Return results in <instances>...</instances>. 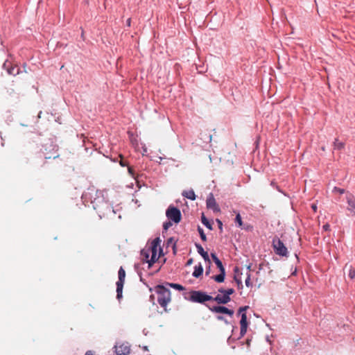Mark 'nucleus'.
Wrapping results in <instances>:
<instances>
[{
    "mask_svg": "<svg viewBox=\"0 0 355 355\" xmlns=\"http://www.w3.org/2000/svg\"><path fill=\"white\" fill-rule=\"evenodd\" d=\"M206 203L208 209H212L214 212L220 211L219 206L216 203V201L212 193H209L207 199Z\"/></svg>",
    "mask_w": 355,
    "mask_h": 355,
    "instance_id": "8",
    "label": "nucleus"
},
{
    "mask_svg": "<svg viewBox=\"0 0 355 355\" xmlns=\"http://www.w3.org/2000/svg\"><path fill=\"white\" fill-rule=\"evenodd\" d=\"M184 299L192 302L203 304L212 300L213 297L201 291H191L189 297L185 295Z\"/></svg>",
    "mask_w": 355,
    "mask_h": 355,
    "instance_id": "3",
    "label": "nucleus"
},
{
    "mask_svg": "<svg viewBox=\"0 0 355 355\" xmlns=\"http://www.w3.org/2000/svg\"><path fill=\"white\" fill-rule=\"evenodd\" d=\"M128 173L130 175H131L132 176H134L135 173H134V170H133L132 167L128 166Z\"/></svg>",
    "mask_w": 355,
    "mask_h": 355,
    "instance_id": "29",
    "label": "nucleus"
},
{
    "mask_svg": "<svg viewBox=\"0 0 355 355\" xmlns=\"http://www.w3.org/2000/svg\"><path fill=\"white\" fill-rule=\"evenodd\" d=\"M10 62H6L4 64H3V67L5 68H7V71H8V73L10 74V75H12V76H16L19 73V69L17 66H13V67H10Z\"/></svg>",
    "mask_w": 355,
    "mask_h": 355,
    "instance_id": "13",
    "label": "nucleus"
},
{
    "mask_svg": "<svg viewBox=\"0 0 355 355\" xmlns=\"http://www.w3.org/2000/svg\"><path fill=\"white\" fill-rule=\"evenodd\" d=\"M248 308V306H243V307H240L239 311V313L245 311Z\"/></svg>",
    "mask_w": 355,
    "mask_h": 355,
    "instance_id": "32",
    "label": "nucleus"
},
{
    "mask_svg": "<svg viewBox=\"0 0 355 355\" xmlns=\"http://www.w3.org/2000/svg\"><path fill=\"white\" fill-rule=\"evenodd\" d=\"M211 257L213 259V261H214V263H216V261H219L220 259L217 257V256L216 255L215 253H211Z\"/></svg>",
    "mask_w": 355,
    "mask_h": 355,
    "instance_id": "28",
    "label": "nucleus"
},
{
    "mask_svg": "<svg viewBox=\"0 0 355 355\" xmlns=\"http://www.w3.org/2000/svg\"><path fill=\"white\" fill-rule=\"evenodd\" d=\"M198 232L200 234L201 239L203 241H207V236H206L202 228H200V227H198Z\"/></svg>",
    "mask_w": 355,
    "mask_h": 355,
    "instance_id": "25",
    "label": "nucleus"
},
{
    "mask_svg": "<svg viewBox=\"0 0 355 355\" xmlns=\"http://www.w3.org/2000/svg\"><path fill=\"white\" fill-rule=\"evenodd\" d=\"M235 279H236V282H237V284H238V286H243V285H242V282H241V279H237L236 277H235Z\"/></svg>",
    "mask_w": 355,
    "mask_h": 355,
    "instance_id": "35",
    "label": "nucleus"
},
{
    "mask_svg": "<svg viewBox=\"0 0 355 355\" xmlns=\"http://www.w3.org/2000/svg\"><path fill=\"white\" fill-rule=\"evenodd\" d=\"M130 352V349L127 347L120 346L116 348V355H128Z\"/></svg>",
    "mask_w": 355,
    "mask_h": 355,
    "instance_id": "17",
    "label": "nucleus"
},
{
    "mask_svg": "<svg viewBox=\"0 0 355 355\" xmlns=\"http://www.w3.org/2000/svg\"><path fill=\"white\" fill-rule=\"evenodd\" d=\"M209 309L211 311H212L214 313H225V314L229 315L230 316H232L234 315V311L229 309L225 306H212V307L209 306Z\"/></svg>",
    "mask_w": 355,
    "mask_h": 355,
    "instance_id": "9",
    "label": "nucleus"
},
{
    "mask_svg": "<svg viewBox=\"0 0 355 355\" xmlns=\"http://www.w3.org/2000/svg\"><path fill=\"white\" fill-rule=\"evenodd\" d=\"M166 215L169 220L178 223L182 218V214L179 209L173 206H169L166 211Z\"/></svg>",
    "mask_w": 355,
    "mask_h": 355,
    "instance_id": "6",
    "label": "nucleus"
},
{
    "mask_svg": "<svg viewBox=\"0 0 355 355\" xmlns=\"http://www.w3.org/2000/svg\"><path fill=\"white\" fill-rule=\"evenodd\" d=\"M155 291L158 295L159 304L166 311V306L171 301L170 290L162 285H158L155 287Z\"/></svg>",
    "mask_w": 355,
    "mask_h": 355,
    "instance_id": "2",
    "label": "nucleus"
},
{
    "mask_svg": "<svg viewBox=\"0 0 355 355\" xmlns=\"http://www.w3.org/2000/svg\"><path fill=\"white\" fill-rule=\"evenodd\" d=\"M211 139H212V136H211V135H210V136H209V141H211Z\"/></svg>",
    "mask_w": 355,
    "mask_h": 355,
    "instance_id": "41",
    "label": "nucleus"
},
{
    "mask_svg": "<svg viewBox=\"0 0 355 355\" xmlns=\"http://www.w3.org/2000/svg\"><path fill=\"white\" fill-rule=\"evenodd\" d=\"M182 196L191 200H194L196 199V195L193 189L184 191L182 192Z\"/></svg>",
    "mask_w": 355,
    "mask_h": 355,
    "instance_id": "16",
    "label": "nucleus"
},
{
    "mask_svg": "<svg viewBox=\"0 0 355 355\" xmlns=\"http://www.w3.org/2000/svg\"><path fill=\"white\" fill-rule=\"evenodd\" d=\"M218 292L225 293L226 295L230 297V295L234 293V290L233 288H228L227 290L220 288L218 290Z\"/></svg>",
    "mask_w": 355,
    "mask_h": 355,
    "instance_id": "22",
    "label": "nucleus"
},
{
    "mask_svg": "<svg viewBox=\"0 0 355 355\" xmlns=\"http://www.w3.org/2000/svg\"><path fill=\"white\" fill-rule=\"evenodd\" d=\"M349 277L351 279L355 278V268H352V266H349Z\"/></svg>",
    "mask_w": 355,
    "mask_h": 355,
    "instance_id": "24",
    "label": "nucleus"
},
{
    "mask_svg": "<svg viewBox=\"0 0 355 355\" xmlns=\"http://www.w3.org/2000/svg\"><path fill=\"white\" fill-rule=\"evenodd\" d=\"M160 243L161 240L157 237L152 241L150 246L146 247L141 251L142 260L148 263L149 268L151 267L159 258V257H157V251L159 250L162 251Z\"/></svg>",
    "mask_w": 355,
    "mask_h": 355,
    "instance_id": "1",
    "label": "nucleus"
},
{
    "mask_svg": "<svg viewBox=\"0 0 355 355\" xmlns=\"http://www.w3.org/2000/svg\"><path fill=\"white\" fill-rule=\"evenodd\" d=\"M217 319L218 320H223L224 319V318L223 316H217Z\"/></svg>",
    "mask_w": 355,
    "mask_h": 355,
    "instance_id": "38",
    "label": "nucleus"
},
{
    "mask_svg": "<svg viewBox=\"0 0 355 355\" xmlns=\"http://www.w3.org/2000/svg\"><path fill=\"white\" fill-rule=\"evenodd\" d=\"M196 247L197 248L198 252L203 257L205 261H207L209 263H211V261L209 257V254L207 252H205L202 247L201 245L196 243Z\"/></svg>",
    "mask_w": 355,
    "mask_h": 355,
    "instance_id": "14",
    "label": "nucleus"
},
{
    "mask_svg": "<svg viewBox=\"0 0 355 355\" xmlns=\"http://www.w3.org/2000/svg\"><path fill=\"white\" fill-rule=\"evenodd\" d=\"M127 24H128V26H130V19H128Z\"/></svg>",
    "mask_w": 355,
    "mask_h": 355,
    "instance_id": "40",
    "label": "nucleus"
},
{
    "mask_svg": "<svg viewBox=\"0 0 355 355\" xmlns=\"http://www.w3.org/2000/svg\"><path fill=\"white\" fill-rule=\"evenodd\" d=\"M172 225V223L169 221V222H166V223H164V225H163V227L164 230H168V228H169Z\"/></svg>",
    "mask_w": 355,
    "mask_h": 355,
    "instance_id": "27",
    "label": "nucleus"
},
{
    "mask_svg": "<svg viewBox=\"0 0 355 355\" xmlns=\"http://www.w3.org/2000/svg\"><path fill=\"white\" fill-rule=\"evenodd\" d=\"M212 300L219 304H225L231 301V297L225 293H220V294H218L215 297H213Z\"/></svg>",
    "mask_w": 355,
    "mask_h": 355,
    "instance_id": "10",
    "label": "nucleus"
},
{
    "mask_svg": "<svg viewBox=\"0 0 355 355\" xmlns=\"http://www.w3.org/2000/svg\"><path fill=\"white\" fill-rule=\"evenodd\" d=\"M118 275L119 280L116 282V297L119 300L122 297V291L125 278V271L123 267L119 268Z\"/></svg>",
    "mask_w": 355,
    "mask_h": 355,
    "instance_id": "5",
    "label": "nucleus"
},
{
    "mask_svg": "<svg viewBox=\"0 0 355 355\" xmlns=\"http://www.w3.org/2000/svg\"><path fill=\"white\" fill-rule=\"evenodd\" d=\"M119 158L120 159L119 162L121 166H128V163L124 160L123 155L121 154L116 159H113L114 162H118Z\"/></svg>",
    "mask_w": 355,
    "mask_h": 355,
    "instance_id": "19",
    "label": "nucleus"
},
{
    "mask_svg": "<svg viewBox=\"0 0 355 355\" xmlns=\"http://www.w3.org/2000/svg\"><path fill=\"white\" fill-rule=\"evenodd\" d=\"M217 223H218V227L220 229H222V226H223V223L222 222L219 220V219H217L216 220Z\"/></svg>",
    "mask_w": 355,
    "mask_h": 355,
    "instance_id": "33",
    "label": "nucleus"
},
{
    "mask_svg": "<svg viewBox=\"0 0 355 355\" xmlns=\"http://www.w3.org/2000/svg\"><path fill=\"white\" fill-rule=\"evenodd\" d=\"M202 223L204 225H205L209 230H212V227L209 220L206 218L204 214L202 216Z\"/></svg>",
    "mask_w": 355,
    "mask_h": 355,
    "instance_id": "20",
    "label": "nucleus"
},
{
    "mask_svg": "<svg viewBox=\"0 0 355 355\" xmlns=\"http://www.w3.org/2000/svg\"><path fill=\"white\" fill-rule=\"evenodd\" d=\"M235 222L238 224L239 227H241L243 225L242 218L239 213H238L235 218Z\"/></svg>",
    "mask_w": 355,
    "mask_h": 355,
    "instance_id": "23",
    "label": "nucleus"
},
{
    "mask_svg": "<svg viewBox=\"0 0 355 355\" xmlns=\"http://www.w3.org/2000/svg\"><path fill=\"white\" fill-rule=\"evenodd\" d=\"M322 229L324 231H329L330 230V225L328 223H327V224L323 225Z\"/></svg>",
    "mask_w": 355,
    "mask_h": 355,
    "instance_id": "30",
    "label": "nucleus"
},
{
    "mask_svg": "<svg viewBox=\"0 0 355 355\" xmlns=\"http://www.w3.org/2000/svg\"><path fill=\"white\" fill-rule=\"evenodd\" d=\"M192 261H193V259H190L187 261V265H190V264H191Z\"/></svg>",
    "mask_w": 355,
    "mask_h": 355,
    "instance_id": "37",
    "label": "nucleus"
},
{
    "mask_svg": "<svg viewBox=\"0 0 355 355\" xmlns=\"http://www.w3.org/2000/svg\"><path fill=\"white\" fill-rule=\"evenodd\" d=\"M334 191H338V192H339L340 194H342V193H344V189H340V188H337V187H334Z\"/></svg>",
    "mask_w": 355,
    "mask_h": 355,
    "instance_id": "31",
    "label": "nucleus"
},
{
    "mask_svg": "<svg viewBox=\"0 0 355 355\" xmlns=\"http://www.w3.org/2000/svg\"><path fill=\"white\" fill-rule=\"evenodd\" d=\"M241 325V331L240 334L241 336H243L247 332L248 328V321H247V315L245 313H241V319L240 321Z\"/></svg>",
    "mask_w": 355,
    "mask_h": 355,
    "instance_id": "11",
    "label": "nucleus"
},
{
    "mask_svg": "<svg viewBox=\"0 0 355 355\" xmlns=\"http://www.w3.org/2000/svg\"><path fill=\"white\" fill-rule=\"evenodd\" d=\"M345 144L340 141H339L338 139H336L334 142V149L337 150H341L344 148Z\"/></svg>",
    "mask_w": 355,
    "mask_h": 355,
    "instance_id": "18",
    "label": "nucleus"
},
{
    "mask_svg": "<svg viewBox=\"0 0 355 355\" xmlns=\"http://www.w3.org/2000/svg\"><path fill=\"white\" fill-rule=\"evenodd\" d=\"M347 209L351 211L353 215H355V198L351 194L347 196Z\"/></svg>",
    "mask_w": 355,
    "mask_h": 355,
    "instance_id": "12",
    "label": "nucleus"
},
{
    "mask_svg": "<svg viewBox=\"0 0 355 355\" xmlns=\"http://www.w3.org/2000/svg\"><path fill=\"white\" fill-rule=\"evenodd\" d=\"M272 247L275 253L278 255L287 257L288 250L283 242L277 237H275L272 240Z\"/></svg>",
    "mask_w": 355,
    "mask_h": 355,
    "instance_id": "4",
    "label": "nucleus"
},
{
    "mask_svg": "<svg viewBox=\"0 0 355 355\" xmlns=\"http://www.w3.org/2000/svg\"><path fill=\"white\" fill-rule=\"evenodd\" d=\"M215 263L219 269L220 274L218 275L211 276V279H214V281H216L218 283H222L225 280V269L220 260L216 261Z\"/></svg>",
    "mask_w": 355,
    "mask_h": 355,
    "instance_id": "7",
    "label": "nucleus"
},
{
    "mask_svg": "<svg viewBox=\"0 0 355 355\" xmlns=\"http://www.w3.org/2000/svg\"><path fill=\"white\" fill-rule=\"evenodd\" d=\"M202 272H203V267L200 263L195 266L194 271L193 272V276L194 277H196V278L199 277L200 276H201L202 275Z\"/></svg>",
    "mask_w": 355,
    "mask_h": 355,
    "instance_id": "15",
    "label": "nucleus"
},
{
    "mask_svg": "<svg viewBox=\"0 0 355 355\" xmlns=\"http://www.w3.org/2000/svg\"><path fill=\"white\" fill-rule=\"evenodd\" d=\"M168 285L171 287V288H173L176 290H178V291H183L184 290V288L180 285V284H175V283H170V284H168Z\"/></svg>",
    "mask_w": 355,
    "mask_h": 355,
    "instance_id": "21",
    "label": "nucleus"
},
{
    "mask_svg": "<svg viewBox=\"0 0 355 355\" xmlns=\"http://www.w3.org/2000/svg\"><path fill=\"white\" fill-rule=\"evenodd\" d=\"M85 355H94V354L92 353V352L88 351L86 352Z\"/></svg>",
    "mask_w": 355,
    "mask_h": 355,
    "instance_id": "39",
    "label": "nucleus"
},
{
    "mask_svg": "<svg viewBox=\"0 0 355 355\" xmlns=\"http://www.w3.org/2000/svg\"><path fill=\"white\" fill-rule=\"evenodd\" d=\"M245 285L248 287L252 286V282L250 281V274L248 275L247 278L245 279Z\"/></svg>",
    "mask_w": 355,
    "mask_h": 355,
    "instance_id": "26",
    "label": "nucleus"
},
{
    "mask_svg": "<svg viewBox=\"0 0 355 355\" xmlns=\"http://www.w3.org/2000/svg\"><path fill=\"white\" fill-rule=\"evenodd\" d=\"M311 207H312L313 209L315 211H316V209H317L316 205H312V206H311Z\"/></svg>",
    "mask_w": 355,
    "mask_h": 355,
    "instance_id": "36",
    "label": "nucleus"
},
{
    "mask_svg": "<svg viewBox=\"0 0 355 355\" xmlns=\"http://www.w3.org/2000/svg\"><path fill=\"white\" fill-rule=\"evenodd\" d=\"M210 272H211V268H210V266H209L206 269L205 275H209Z\"/></svg>",
    "mask_w": 355,
    "mask_h": 355,
    "instance_id": "34",
    "label": "nucleus"
},
{
    "mask_svg": "<svg viewBox=\"0 0 355 355\" xmlns=\"http://www.w3.org/2000/svg\"><path fill=\"white\" fill-rule=\"evenodd\" d=\"M248 269L249 270H250V266H249L248 267Z\"/></svg>",
    "mask_w": 355,
    "mask_h": 355,
    "instance_id": "42",
    "label": "nucleus"
}]
</instances>
